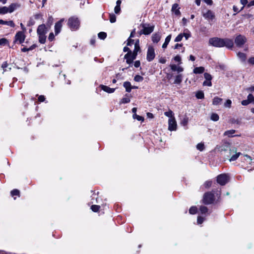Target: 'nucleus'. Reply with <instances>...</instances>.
I'll return each mask as SVG.
<instances>
[{
	"mask_svg": "<svg viewBox=\"0 0 254 254\" xmlns=\"http://www.w3.org/2000/svg\"><path fill=\"white\" fill-rule=\"evenodd\" d=\"M209 45L218 48L226 47L228 49H231L233 47L234 43L232 39L228 38H220L218 37H213L210 38L208 41Z\"/></svg>",
	"mask_w": 254,
	"mask_h": 254,
	"instance_id": "1",
	"label": "nucleus"
},
{
	"mask_svg": "<svg viewBox=\"0 0 254 254\" xmlns=\"http://www.w3.org/2000/svg\"><path fill=\"white\" fill-rule=\"evenodd\" d=\"M79 25L80 22L78 19L75 16H72L68 20L67 25L72 31L78 29L79 27Z\"/></svg>",
	"mask_w": 254,
	"mask_h": 254,
	"instance_id": "2",
	"label": "nucleus"
},
{
	"mask_svg": "<svg viewBox=\"0 0 254 254\" xmlns=\"http://www.w3.org/2000/svg\"><path fill=\"white\" fill-rule=\"evenodd\" d=\"M202 14L203 17L208 21L210 24L215 21V14L213 11L208 9L205 11H202Z\"/></svg>",
	"mask_w": 254,
	"mask_h": 254,
	"instance_id": "3",
	"label": "nucleus"
},
{
	"mask_svg": "<svg viewBox=\"0 0 254 254\" xmlns=\"http://www.w3.org/2000/svg\"><path fill=\"white\" fill-rule=\"evenodd\" d=\"M140 26L142 27V29L138 32V34L140 36L142 34H150L153 32L154 28V26H150L149 24H142L140 25Z\"/></svg>",
	"mask_w": 254,
	"mask_h": 254,
	"instance_id": "4",
	"label": "nucleus"
},
{
	"mask_svg": "<svg viewBox=\"0 0 254 254\" xmlns=\"http://www.w3.org/2000/svg\"><path fill=\"white\" fill-rule=\"evenodd\" d=\"M16 3H12L8 7H0V14H4L8 12L11 13L15 10L18 6Z\"/></svg>",
	"mask_w": 254,
	"mask_h": 254,
	"instance_id": "5",
	"label": "nucleus"
},
{
	"mask_svg": "<svg viewBox=\"0 0 254 254\" xmlns=\"http://www.w3.org/2000/svg\"><path fill=\"white\" fill-rule=\"evenodd\" d=\"M214 200V196L212 193L210 192H207L204 194L202 201L204 204H211L213 202Z\"/></svg>",
	"mask_w": 254,
	"mask_h": 254,
	"instance_id": "6",
	"label": "nucleus"
},
{
	"mask_svg": "<svg viewBox=\"0 0 254 254\" xmlns=\"http://www.w3.org/2000/svg\"><path fill=\"white\" fill-rule=\"evenodd\" d=\"M25 32L18 31L16 33L14 37V43H18L19 44H22L24 42L25 39Z\"/></svg>",
	"mask_w": 254,
	"mask_h": 254,
	"instance_id": "7",
	"label": "nucleus"
},
{
	"mask_svg": "<svg viewBox=\"0 0 254 254\" xmlns=\"http://www.w3.org/2000/svg\"><path fill=\"white\" fill-rule=\"evenodd\" d=\"M229 180V177L226 174H221L217 176V182L220 185L223 186L225 185Z\"/></svg>",
	"mask_w": 254,
	"mask_h": 254,
	"instance_id": "8",
	"label": "nucleus"
},
{
	"mask_svg": "<svg viewBox=\"0 0 254 254\" xmlns=\"http://www.w3.org/2000/svg\"><path fill=\"white\" fill-rule=\"evenodd\" d=\"M247 41L246 38L243 35H239L237 36L235 40L236 45L238 47H242Z\"/></svg>",
	"mask_w": 254,
	"mask_h": 254,
	"instance_id": "9",
	"label": "nucleus"
},
{
	"mask_svg": "<svg viewBox=\"0 0 254 254\" xmlns=\"http://www.w3.org/2000/svg\"><path fill=\"white\" fill-rule=\"evenodd\" d=\"M154 49L152 46H149L147 52L146 59L148 62L152 61L155 58Z\"/></svg>",
	"mask_w": 254,
	"mask_h": 254,
	"instance_id": "10",
	"label": "nucleus"
},
{
	"mask_svg": "<svg viewBox=\"0 0 254 254\" xmlns=\"http://www.w3.org/2000/svg\"><path fill=\"white\" fill-rule=\"evenodd\" d=\"M168 129L171 131L176 130L177 129V122L175 118H171L168 121Z\"/></svg>",
	"mask_w": 254,
	"mask_h": 254,
	"instance_id": "11",
	"label": "nucleus"
},
{
	"mask_svg": "<svg viewBox=\"0 0 254 254\" xmlns=\"http://www.w3.org/2000/svg\"><path fill=\"white\" fill-rule=\"evenodd\" d=\"M136 57V56L132 54V52H129L125 55L124 58L126 60L127 63L130 64Z\"/></svg>",
	"mask_w": 254,
	"mask_h": 254,
	"instance_id": "12",
	"label": "nucleus"
},
{
	"mask_svg": "<svg viewBox=\"0 0 254 254\" xmlns=\"http://www.w3.org/2000/svg\"><path fill=\"white\" fill-rule=\"evenodd\" d=\"M230 156H231L229 159L230 161H233L236 160L240 154V153H237V150L235 147H233L230 149Z\"/></svg>",
	"mask_w": 254,
	"mask_h": 254,
	"instance_id": "13",
	"label": "nucleus"
},
{
	"mask_svg": "<svg viewBox=\"0 0 254 254\" xmlns=\"http://www.w3.org/2000/svg\"><path fill=\"white\" fill-rule=\"evenodd\" d=\"M64 21V19H61L59 21L57 22L55 26V34L56 35L58 34L61 31L62 27V23Z\"/></svg>",
	"mask_w": 254,
	"mask_h": 254,
	"instance_id": "14",
	"label": "nucleus"
},
{
	"mask_svg": "<svg viewBox=\"0 0 254 254\" xmlns=\"http://www.w3.org/2000/svg\"><path fill=\"white\" fill-rule=\"evenodd\" d=\"M37 32L38 34H46L47 30L45 25H40L37 28Z\"/></svg>",
	"mask_w": 254,
	"mask_h": 254,
	"instance_id": "15",
	"label": "nucleus"
},
{
	"mask_svg": "<svg viewBox=\"0 0 254 254\" xmlns=\"http://www.w3.org/2000/svg\"><path fill=\"white\" fill-rule=\"evenodd\" d=\"M100 87L103 90L108 93H113L115 90V88H111L106 85H101Z\"/></svg>",
	"mask_w": 254,
	"mask_h": 254,
	"instance_id": "16",
	"label": "nucleus"
},
{
	"mask_svg": "<svg viewBox=\"0 0 254 254\" xmlns=\"http://www.w3.org/2000/svg\"><path fill=\"white\" fill-rule=\"evenodd\" d=\"M170 67L173 71H177L178 72H181L184 70L182 67L178 66L176 64H171Z\"/></svg>",
	"mask_w": 254,
	"mask_h": 254,
	"instance_id": "17",
	"label": "nucleus"
},
{
	"mask_svg": "<svg viewBox=\"0 0 254 254\" xmlns=\"http://www.w3.org/2000/svg\"><path fill=\"white\" fill-rule=\"evenodd\" d=\"M172 10L177 15H179L181 14L179 10V5L177 3H175L173 5Z\"/></svg>",
	"mask_w": 254,
	"mask_h": 254,
	"instance_id": "18",
	"label": "nucleus"
},
{
	"mask_svg": "<svg viewBox=\"0 0 254 254\" xmlns=\"http://www.w3.org/2000/svg\"><path fill=\"white\" fill-rule=\"evenodd\" d=\"M5 24L8 26H10L11 27H14L15 26V24L12 20L10 21H4L3 20L0 19V24Z\"/></svg>",
	"mask_w": 254,
	"mask_h": 254,
	"instance_id": "19",
	"label": "nucleus"
},
{
	"mask_svg": "<svg viewBox=\"0 0 254 254\" xmlns=\"http://www.w3.org/2000/svg\"><path fill=\"white\" fill-rule=\"evenodd\" d=\"M124 87L126 88V90L127 92H130L131 91L132 87L131 85V84L129 82L126 81L124 83Z\"/></svg>",
	"mask_w": 254,
	"mask_h": 254,
	"instance_id": "20",
	"label": "nucleus"
},
{
	"mask_svg": "<svg viewBox=\"0 0 254 254\" xmlns=\"http://www.w3.org/2000/svg\"><path fill=\"white\" fill-rule=\"evenodd\" d=\"M161 39V36L159 34H154L152 36V40L154 43H158Z\"/></svg>",
	"mask_w": 254,
	"mask_h": 254,
	"instance_id": "21",
	"label": "nucleus"
},
{
	"mask_svg": "<svg viewBox=\"0 0 254 254\" xmlns=\"http://www.w3.org/2000/svg\"><path fill=\"white\" fill-rule=\"evenodd\" d=\"M237 56L242 62H245L247 59V56L245 54L239 52L237 54Z\"/></svg>",
	"mask_w": 254,
	"mask_h": 254,
	"instance_id": "22",
	"label": "nucleus"
},
{
	"mask_svg": "<svg viewBox=\"0 0 254 254\" xmlns=\"http://www.w3.org/2000/svg\"><path fill=\"white\" fill-rule=\"evenodd\" d=\"M204 71V68L202 66L197 67L194 68L193 72L195 74L202 73Z\"/></svg>",
	"mask_w": 254,
	"mask_h": 254,
	"instance_id": "23",
	"label": "nucleus"
},
{
	"mask_svg": "<svg viewBox=\"0 0 254 254\" xmlns=\"http://www.w3.org/2000/svg\"><path fill=\"white\" fill-rule=\"evenodd\" d=\"M222 101V99L219 98L218 97H215L213 98L212 101V104L214 105H218L221 104Z\"/></svg>",
	"mask_w": 254,
	"mask_h": 254,
	"instance_id": "24",
	"label": "nucleus"
},
{
	"mask_svg": "<svg viewBox=\"0 0 254 254\" xmlns=\"http://www.w3.org/2000/svg\"><path fill=\"white\" fill-rule=\"evenodd\" d=\"M171 39V35H168L165 39V42L162 45V48L163 49H165L167 48V45H168L169 43L170 42Z\"/></svg>",
	"mask_w": 254,
	"mask_h": 254,
	"instance_id": "25",
	"label": "nucleus"
},
{
	"mask_svg": "<svg viewBox=\"0 0 254 254\" xmlns=\"http://www.w3.org/2000/svg\"><path fill=\"white\" fill-rule=\"evenodd\" d=\"M236 132V130L234 129H231L227 131H226L224 133V135L228 136L229 137L233 136V134Z\"/></svg>",
	"mask_w": 254,
	"mask_h": 254,
	"instance_id": "26",
	"label": "nucleus"
},
{
	"mask_svg": "<svg viewBox=\"0 0 254 254\" xmlns=\"http://www.w3.org/2000/svg\"><path fill=\"white\" fill-rule=\"evenodd\" d=\"M183 76L182 74H179L177 75L175 77V79L174 81L175 84H180L182 81Z\"/></svg>",
	"mask_w": 254,
	"mask_h": 254,
	"instance_id": "27",
	"label": "nucleus"
},
{
	"mask_svg": "<svg viewBox=\"0 0 254 254\" xmlns=\"http://www.w3.org/2000/svg\"><path fill=\"white\" fill-rule=\"evenodd\" d=\"M39 36V42L41 44H44L45 43L46 36L45 34H38Z\"/></svg>",
	"mask_w": 254,
	"mask_h": 254,
	"instance_id": "28",
	"label": "nucleus"
},
{
	"mask_svg": "<svg viewBox=\"0 0 254 254\" xmlns=\"http://www.w3.org/2000/svg\"><path fill=\"white\" fill-rule=\"evenodd\" d=\"M195 96L197 99H203L204 97V93L201 91L197 92Z\"/></svg>",
	"mask_w": 254,
	"mask_h": 254,
	"instance_id": "29",
	"label": "nucleus"
},
{
	"mask_svg": "<svg viewBox=\"0 0 254 254\" xmlns=\"http://www.w3.org/2000/svg\"><path fill=\"white\" fill-rule=\"evenodd\" d=\"M210 119L211 120H212L213 121H217L219 120V117L218 115V114H217L216 113H213L211 114Z\"/></svg>",
	"mask_w": 254,
	"mask_h": 254,
	"instance_id": "30",
	"label": "nucleus"
},
{
	"mask_svg": "<svg viewBox=\"0 0 254 254\" xmlns=\"http://www.w3.org/2000/svg\"><path fill=\"white\" fill-rule=\"evenodd\" d=\"M188 121L189 118L187 116H186L181 121V124L183 126H186L187 125Z\"/></svg>",
	"mask_w": 254,
	"mask_h": 254,
	"instance_id": "31",
	"label": "nucleus"
},
{
	"mask_svg": "<svg viewBox=\"0 0 254 254\" xmlns=\"http://www.w3.org/2000/svg\"><path fill=\"white\" fill-rule=\"evenodd\" d=\"M98 37L102 40L105 39L107 37V34L104 32H101L98 33Z\"/></svg>",
	"mask_w": 254,
	"mask_h": 254,
	"instance_id": "32",
	"label": "nucleus"
},
{
	"mask_svg": "<svg viewBox=\"0 0 254 254\" xmlns=\"http://www.w3.org/2000/svg\"><path fill=\"white\" fill-rule=\"evenodd\" d=\"M199 210L202 214H205L208 211L207 207L204 206H201L199 208Z\"/></svg>",
	"mask_w": 254,
	"mask_h": 254,
	"instance_id": "33",
	"label": "nucleus"
},
{
	"mask_svg": "<svg viewBox=\"0 0 254 254\" xmlns=\"http://www.w3.org/2000/svg\"><path fill=\"white\" fill-rule=\"evenodd\" d=\"M197 208L195 206H192L189 210V212L191 214H194L196 213Z\"/></svg>",
	"mask_w": 254,
	"mask_h": 254,
	"instance_id": "34",
	"label": "nucleus"
},
{
	"mask_svg": "<svg viewBox=\"0 0 254 254\" xmlns=\"http://www.w3.org/2000/svg\"><path fill=\"white\" fill-rule=\"evenodd\" d=\"M183 37L184 35L183 34V33H180L176 37L175 39V42H178L181 41L182 40Z\"/></svg>",
	"mask_w": 254,
	"mask_h": 254,
	"instance_id": "35",
	"label": "nucleus"
},
{
	"mask_svg": "<svg viewBox=\"0 0 254 254\" xmlns=\"http://www.w3.org/2000/svg\"><path fill=\"white\" fill-rule=\"evenodd\" d=\"M130 102V98L128 97H126L122 99L120 103L125 104Z\"/></svg>",
	"mask_w": 254,
	"mask_h": 254,
	"instance_id": "36",
	"label": "nucleus"
},
{
	"mask_svg": "<svg viewBox=\"0 0 254 254\" xmlns=\"http://www.w3.org/2000/svg\"><path fill=\"white\" fill-rule=\"evenodd\" d=\"M133 118L136 119L139 121H143L144 119L142 117L137 115L136 114H134L133 115Z\"/></svg>",
	"mask_w": 254,
	"mask_h": 254,
	"instance_id": "37",
	"label": "nucleus"
},
{
	"mask_svg": "<svg viewBox=\"0 0 254 254\" xmlns=\"http://www.w3.org/2000/svg\"><path fill=\"white\" fill-rule=\"evenodd\" d=\"M100 207V206L99 205H93L91 206V209L94 212H97L99 210Z\"/></svg>",
	"mask_w": 254,
	"mask_h": 254,
	"instance_id": "38",
	"label": "nucleus"
},
{
	"mask_svg": "<svg viewBox=\"0 0 254 254\" xmlns=\"http://www.w3.org/2000/svg\"><path fill=\"white\" fill-rule=\"evenodd\" d=\"M116 20V16L114 14H110V21L111 23H114Z\"/></svg>",
	"mask_w": 254,
	"mask_h": 254,
	"instance_id": "39",
	"label": "nucleus"
},
{
	"mask_svg": "<svg viewBox=\"0 0 254 254\" xmlns=\"http://www.w3.org/2000/svg\"><path fill=\"white\" fill-rule=\"evenodd\" d=\"M164 115L168 117H169L170 118H175L174 117H173V112L171 110L169 111L168 112H166L164 113Z\"/></svg>",
	"mask_w": 254,
	"mask_h": 254,
	"instance_id": "40",
	"label": "nucleus"
},
{
	"mask_svg": "<svg viewBox=\"0 0 254 254\" xmlns=\"http://www.w3.org/2000/svg\"><path fill=\"white\" fill-rule=\"evenodd\" d=\"M143 77L139 75H136L134 78V80L137 82H141L143 80Z\"/></svg>",
	"mask_w": 254,
	"mask_h": 254,
	"instance_id": "41",
	"label": "nucleus"
},
{
	"mask_svg": "<svg viewBox=\"0 0 254 254\" xmlns=\"http://www.w3.org/2000/svg\"><path fill=\"white\" fill-rule=\"evenodd\" d=\"M140 50L139 46H134V49L132 54L137 56L138 52Z\"/></svg>",
	"mask_w": 254,
	"mask_h": 254,
	"instance_id": "42",
	"label": "nucleus"
},
{
	"mask_svg": "<svg viewBox=\"0 0 254 254\" xmlns=\"http://www.w3.org/2000/svg\"><path fill=\"white\" fill-rule=\"evenodd\" d=\"M196 148L200 151H202L204 148V145L203 143H199L196 145Z\"/></svg>",
	"mask_w": 254,
	"mask_h": 254,
	"instance_id": "43",
	"label": "nucleus"
},
{
	"mask_svg": "<svg viewBox=\"0 0 254 254\" xmlns=\"http://www.w3.org/2000/svg\"><path fill=\"white\" fill-rule=\"evenodd\" d=\"M204 76L206 80L211 81L212 79V76L209 73H205L204 74Z\"/></svg>",
	"mask_w": 254,
	"mask_h": 254,
	"instance_id": "44",
	"label": "nucleus"
},
{
	"mask_svg": "<svg viewBox=\"0 0 254 254\" xmlns=\"http://www.w3.org/2000/svg\"><path fill=\"white\" fill-rule=\"evenodd\" d=\"M19 193L20 192L19 190L17 189L13 190L11 191V194L12 196L19 195Z\"/></svg>",
	"mask_w": 254,
	"mask_h": 254,
	"instance_id": "45",
	"label": "nucleus"
},
{
	"mask_svg": "<svg viewBox=\"0 0 254 254\" xmlns=\"http://www.w3.org/2000/svg\"><path fill=\"white\" fill-rule=\"evenodd\" d=\"M247 100L249 101L250 103H252L254 101V97L252 94H249L247 97Z\"/></svg>",
	"mask_w": 254,
	"mask_h": 254,
	"instance_id": "46",
	"label": "nucleus"
},
{
	"mask_svg": "<svg viewBox=\"0 0 254 254\" xmlns=\"http://www.w3.org/2000/svg\"><path fill=\"white\" fill-rule=\"evenodd\" d=\"M232 102L230 99L227 100L224 104V106L227 108H230Z\"/></svg>",
	"mask_w": 254,
	"mask_h": 254,
	"instance_id": "47",
	"label": "nucleus"
},
{
	"mask_svg": "<svg viewBox=\"0 0 254 254\" xmlns=\"http://www.w3.org/2000/svg\"><path fill=\"white\" fill-rule=\"evenodd\" d=\"M203 86H211L212 83H211V81H208V80H206L205 81H204L203 82Z\"/></svg>",
	"mask_w": 254,
	"mask_h": 254,
	"instance_id": "48",
	"label": "nucleus"
},
{
	"mask_svg": "<svg viewBox=\"0 0 254 254\" xmlns=\"http://www.w3.org/2000/svg\"><path fill=\"white\" fill-rule=\"evenodd\" d=\"M8 66V64L7 63V62H4L3 63L2 65H1V67L3 68V73H4V71H5L6 70V68Z\"/></svg>",
	"mask_w": 254,
	"mask_h": 254,
	"instance_id": "49",
	"label": "nucleus"
},
{
	"mask_svg": "<svg viewBox=\"0 0 254 254\" xmlns=\"http://www.w3.org/2000/svg\"><path fill=\"white\" fill-rule=\"evenodd\" d=\"M204 221V219L201 216H198L197 222L198 224H201Z\"/></svg>",
	"mask_w": 254,
	"mask_h": 254,
	"instance_id": "50",
	"label": "nucleus"
},
{
	"mask_svg": "<svg viewBox=\"0 0 254 254\" xmlns=\"http://www.w3.org/2000/svg\"><path fill=\"white\" fill-rule=\"evenodd\" d=\"M7 40L5 38L0 39V45H5L7 43Z\"/></svg>",
	"mask_w": 254,
	"mask_h": 254,
	"instance_id": "51",
	"label": "nucleus"
},
{
	"mask_svg": "<svg viewBox=\"0 0 254 254\" xmlns=\"http://www.w3.org/2000/svg\"><path fill=\"white\" fill-rule=\"evenodd\" d=\"M212 185V182L211 181H206L205 182L204 185L205 187V188H209Z\"/></svg>",
	"mask_w": 254,
	"mask_h": 254,
	"instance_id": "52",
	"label": "nucleus"
},
{
	"mask_svg": "<svg viewBox=\"0 0 254 254\" xmlns=\"http://www.w3.org/2000/svg\"><path fill=\"white\" fill-rule=\"evenodd\" d=\"M114 11L116 13H119L120 11V6L116 5L115 7Z\"/></svg>",
	"mask_w": 254,
	"mask_h": 254,
	"instance_id": "53",
	"label": "nucleus"
},
{
	"mask_svg": "<svg viewBox=\"0 0 254 254\" xmlns=\"http://www.w3.org/2000/svg\"><path fill=\"white\" fill-rule=\"evenodd\" d=\"M174 60L176 61V62H179L181 63V58L180 56L179 55H177L176 56H175L174 58Z\"/></svg>",
	"mask_w": 254,
	"mask_h": 254,
	"instance_id": "54",
	"label": "nucleus"
},
{
	"mask_svg": "<svg viewBox=\"0 0 254 254\" xmlns=\"http://www.w3.org/2000/svg\"><path fill=\"white\" fill-rule=\"evenodd\" d=\"M250 103L249 102V101H248V100H243L242 102H241V104L242 105H243V106H246V105H248V104H249Z\"/></svg>",
	"mask_w": 254,
	"mask_h": 254,
	"instance_id": "55",
	"label": "nucleus"
},
{
	"mask_svg": "<svg viewBox=\"0 0 254 254\" xmlns=\"http://www.w3.org/2000/svg\"><path fill=\"white\" fill-rule=\"evenodd\" d=\"M133 41H134L133 40L131 39V38L129 37V38L127 40V46H130L131 44H133Z\"/></svg>",
	"mask_w": 254,
	"mask_h": 254,
	"instance_id": "56",
	"label": "nucleus"
},
{
	"mask_svg": "<svg viewBox=\"0 0 254 254\" xmlns=\"http://www.w3.org/2000/svg\"><path fill=\"white\" fill-rule=\"evenodd\" d=\"M45 100V98L44 96H43V95L39 96V97L38 98L39 101L43 102V101H44Z\"/></svg>",
	"mask_w": 254,
	"mask_h": 254,
	"instance_id": "57",
	"label": "nucleus"
},
{
	"mask_svg": "<svg viewBox=\"0 0 254 254\" xmlns=\"http://www.w3.org/2000/svg\"><path fill=\"white\" fill-rule=\"evenodd\" d=\"M204 2L209 5H211L213 3V1L212 0H203Z\"/></svg>",
	"mask_w": 254,
	"mask_h": 254,
	"instance_id": "58",
	"label": "nucleus"
},
{
	"mask_svg": "<svg viewBox=\"0 0 254 254\" xmlns=\"http://www.w3.org/2000/svg\"><path fill=\"white\" fill-rule=\"evenodd\" d=\"M140 65L139 61H136L134 62V65L135 67H138Z\"/></svg>",
	"mask_w": 254,
	"mask_h": 254,
	"instance_id": "59",
	"label": "nucleus"
},
{
	"mask_svg": "<svg viewBox=\"0 0 254 254\" xmlns=\"http://www.w3.org/2000/svg\"><path fill=\"white\" fill-rule=\"evenodd\" d=\"M248 62L252 64H254V57L250 58L248 60Z\"/></svg>",
	"mask_w": 254,
	"mask_h": 254,
	"instance_id": "60",
	"label": "nucleus"
},
{
	"mask_svg": "<svg viewBox=\"0 0 254 254\" xmlns=\"http://www.w3.org/2000/svg\"><path fill=\"white\" fill-rule=\"evenodd\" d=\"M54 38V35L53 33H51L49 36V40L50 41H52Z\"/></svg>",
	"mask_w": 254,
	"mask_h": 254,
	"instance_id": "61",
	"label": "nucleus"
},
{
	"mask_svg": "<svg viewBox=\"0 0 254 254\" xmlns=\"http://www.w3.org/2000/svg\"><path fill=\"white\" fill-rule=\"evenodd\" d=\"M248 91L250 92H254V86L250 87L247 89Z\"/></svg>",
	"mask_w": 254,
	"mask_h": 254,
	"instance_id": "62",
	"label": "nucleus"
},
{
	"mask_svg": "<svg viewBox=\"0 0 254 254\" xmlns=\"http://www.w3.org/2000/svg\"><path fill=\"white\" fill-rule=\"evenodd\" d=\"M20 26L22 30L21 32H25L26 31V29L22 23H20Z\"/></svg>",
	"mask_w": 254,
	"mask_h": 254,
	"instance_id": "63",
	"label": "nucleus"
},
{
	"mask_svg": "<svg viewBox=\"0 0 254 254\" xmlns=\"http://www.w3.org/2000/svg\"><path fill=\"white\" fill-rule=\"evenodd\" d=\"M135 33V29H133V30L131 31V33H130V36H129V38L133 37H134V36Z\"/></svg>",
	"mask_w": 254,
	"mask_h": 254,
	"instance_id": "64",
	"label": "nucleus"
}]
</instances>
